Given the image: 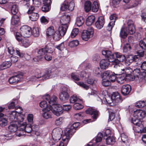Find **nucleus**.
I'll use <instances>...</instances> for the list:
<instances>
[{"mask_svg": "<svg viewBox=\"0 0 146 146\" xmlns=\"http://www.w3.org/2000/svg\"><path fill=\"white\" fill-rule=\"evenodd\" d=\"M102 55L108 58V60H111L110 61L114 65V67L117 66L120 62H123L125 59L124 55L117 52L113 54L110 50H104L102 51Z\"/></svg>", "mask_w": 146, "mask_h": 146, "instance_id": "obj_1", "label": "nucleus"}, {"mask_svg": "<svg viewBox=\"0 0 146 146\" xmlns=\"http://www.w3.org/2000/svg\"><path fill=\"white\" fill-rule=\"evenodd\" d=\"M146 116V113L145 111L137 110L134 112L133 117L131 119V122L139 128L141 130L143 128V122L139 119H143Z\"/></svg>", "mask_w": 146, "mask_h": 146, "instance_id": "obj_2", "label": "nucleus"}, {"mask_svg": "<svg viewBox=\"0 0 146 146\" xmlns=\"http://www.w3.org/2000/svg\"><path fill=\"white\" fill-rule=\"evenodd\" d=\"M127 27L122 28L120 31V36L122 38H125L129 33L132 35L135 33V28L133 22L131 20H129L127 22Z\"/></svg>", "mask_w": 146, "mask_h": 146, "instance_id": "obj_3", "label": "nucleus"}, {"mask_svg": "<svg viewBox=\"0 0 146 146\" xmlns=\"http://www.w3.org/2000/svg\"><path fill=\"white\" fill-rule=\"evenodd\" d=\"M32 34V31L31 28L27 25L23 26L20 28V33H17L16 38L18 41L21 40V37H29Z\"/></svg>", "mask_w": 146, "mask_h": 146, "instance_id": "obj_4", "label": "nucleus"}, {"mask_svg": "<svg viewBox=\"0 0 146 146\" xmlns=\"http://www.w3.org/2000/svg\"><path fill=\"white\" fill-rule=\"evenodd\" d=\"M107 99H109L110 100H109L106 98L104 99V100H105L106 101V102L109 104H110L112 102L115 103L116 105H117L122 101L121 97L117 92L113 93L111 97H108Z\"/></svg>", "mask_w": 146, "mask_h": 146, "instance_id": "obj_5", "label": "nucleus"}, {"mask_svg": "<svg viewBox=\"0 0 146 146\" xmlns=\"http://www.w3.org/2000/svg\"><path fill=\"white\" fill-rule=\"evenodd\" d=\"M56 103L54 102L53 104L52 105L50 110L54 115L59 116L63 113V108L61 105L56 104Z\"/></svg>", "mask_w": 146, "mask_h": 146, "instance_id": "obj_6", "label": "nucleus"}, {"mask_svg": "<svg viewBox=\"0 0 146 146\" xmlns=\"http://www.w3.org/2000/svg\"><path fill=\"white\" fill-rule=\"evenodd\" d=\"M132 74L135 80L141 82L144 80L145 76H146V72L144 71L140 73V70L136 68L133 71Z\"/></svg>", "mask_w": 146, "mask_h": 146, "instance_id": "obj_7", "label": "nucleus"}, {"mask_svg": "<svg viewBox=\"0 0 146 146\" xmlns=\"http://www.w3.org/2000/svg\"><path fill=\"white\" fill-rule=\"evenodd\" d=\"M75 132V130L71 126L70 127H67L64 130L65 135L62 137V140L65 141V143H68L70 137Z\"/></svg>", "mask_w": 146, "mask_h": 146, "instance_id": "obj_8", "label": "nucleus"}, {"mask_svg": "<svg viewBox=\"0 0 146 146\" xmlns=\"http://www.w3.org/2000/svg\"><path fill=\"white\" fill-rule=\"evenodd\" d=\"M62 132L63 131L60 128L58 127L53 129L52 133L53 140L55 141H57L60 140L61 138Z\"/></svg>", "mask_w": 146, "mask_h": 146, "instance_id": "obj_9", "label": "nucleus"}, {"mask_svg": "<svg viewBox=\"0 0 146 146\" xmlns=\"http://www.w3.org/2000/svg\"><path fill=\"white\" fill-rule=\"evenodd\" d=\"M94 33L93 28L91 27H89L87 30H84L82 32L81 35L82 38L85 41H87L92 37Z\"/></svg>", "mask_w": 146, "mask_h": 146, "instance_id": "obj_10", "label": "nucleus"}, {"mask_svg": "<svg viewBox=\"0 0 146 146\" xmlns=\"http://www.w3.org/2000/svg\"><path fill=\"white\" fill-rule=\"evenodd\" d=\"M52 72L50 71H47L46 72L44 75L40 73L38 74H36L34 76H33L31 80L32 81H35L37 79H39L42 77V79L43 80L48 79L51 76Z\"/></svg>", "mask_w": 146, "mask_h": 146, "instance_id": "obj_11", "label": "nucleus"}, {"mask_svg": "<svg viewBox=\"0 0 146 146\" xmlns=\"http://www.w3.org/2000/svg\"><path fill=\"white\" fill-rule=\"evenodd\" d=\"M119 67L118 69L119 71L120 72L121 74H123V75L117 77V81L118 83L120 84H122L126 80V77L125 76L124 74H123L124 73H126L128 70L126 69H121V68L119 65H117Z\"/></svg>", "mask_w": 146, "mask_h": 146, "instance_id": "obj_12", "label": "nucleus"}, {"mask_svg": "<svg viewBox=\"0 0 146 146\" xmlns=\"http://www.w3.org/2000/svg\"><path fill=\"white\" fill-rule=\"evenodd\" d=\"M53 52V49L51 47L46 46L44 48L39 49L38 53L39 55L43 56L46 53H50Z\"/></svg>", "mask_w": 146, "mask_h": 146, "instance_id": "obj_13", "label": "nucleus"}, {"mask_svg": "<svg viewBox=\"0 0 146 146\" xmlns=\"http://www.w3.org/2000/svg\"><path fill=\"white\" fill-rule=\"evenodd\" d=\"M22 77V75L21 74H17L14 75L9 79V82L11 84H15L20 81Z\"/></svg>", "mask_w": 146, "mask_h": 146, "instance_id": "obj_14", "label": "nucleus"}, {"mask_svg": "<svg viewBox=\"0 0 146 146\" xmlns=\"http://www.w3.org/2000/svg\"><path fill=\"white\" fill-rule=\"evenodd\" d=\"M110 19L111 21L109 23L107 27V30L108 31L111 30L115 25L116 20L117 19L116 15L115 14H112L110 17Z\"/></svg>", "mask_w": 146, "mask_h": 146, "instance_id": "obj_15", "label": "nucleus"}, {"mask_svg": "<svg viewBox=\"0 0 146 146\" xmlns=\"http://www.w3.org/2000/svg\"><path fill=\"white\" fill-rule=\"evenodd\" d=\"M70 19V16L68 15H64L61 16L60 20L61 25L68 27Z\"/></svg>", "mask_w": 146, "mask_h": 146, "instance_id": "obj_16", "label": "nucleus"}, {"mask_svg": "<svg viewBox=\"0 0 146 146\" xmlns=\"http://www.w3.org/2000/svg\"><path fill=\"white\" fill-rule=\"evenodd\" d=\"M86 112L87 114H90L92 115V117L94 119L92 121H94L98 116V111L92 108H89L86 110Z\"/></svg>", "mask_w": 146, "mask_h": 146, "instance_id": "obj_17", "label": "nucleus"}, {"mask_svg": "<svg viewBox=\"0 0 146 146\" xmlns=\"http://www.w3.org/2000/svg\"><path fill=\"white\" fill-rule=\"evenodd\" d=\"M131 90V87L128 84L124 85L122 86L121 89L122 94L125 96L128 95Z\"/></svg>", "mask_w": 146, "mask_h": 146, "instance_id": "obj_18", "label": "nucleus"}, {"mask_svg": "<svg viewBox=\"0 0 146 146\" xmlns=\"http://www.w3.org/2000/svg\"><path fill=\"white\" fill-rule=\"evenodd\" d=\"M67 92L68 90L66 88L63 89L59 95V98L61 100L65 101L68 99L69 95Z\"/></svg>", "mask_w": 146, "mask_h": 146, "instance_id": "obj_19", "label": "nucleus"}, {"mask_svg": "<svg viewBox=\"0 0 146 146\" xmlns=\"http://www.w3.org/2000/svg\"><path fill=\"white\" fill-rule=\"evenodd\" d=\"M43 98L48 101L50 104H53V103L56 102L57 101V98L55 96H53L50 98L49 95L46 94L43 96Z\"/></svg>", "mask_w": 146, "mask_h": 146, "instance_id": "obj_20", "label": "nucleus"}, {"mask_svg": "<svg viewBox=\"0 0 146 146\" xmlns=\"http://www.w3.org/2000/svg\"><path fill=\"white\" fill-rule=\"evenodd\" d=\"M105 23V20L103 17H100L95 23L96 27L98 29H102L104 26Z\"/></svg>", "mask_w": 146, "mask_h": 146, "instance_id": "obj_21", "label": "nucleus"}, {"mask_svg": "<svg viewBox=\"0 0 146 146\" xmlns=\"http://www.w3.org/2000/svg\"><path fill=\"white\" fill-rule=\"evenodd\" d=\"M108 59H103L100 62V66L102 69H105L108 67L110 65V62H111Z\"/></svg>", "mask_w": 146, "mask_h": 146, "instance_id": "obj_22", "label": "nucleus"}, {"mask_svg": "<svg viewBox=\"0 0 146 146\" xmlns=\"http://www.w3.org/2000/svg\"><path fill=\"white\" fill-rule=\"evenodd\" d=\"M19 129L20 131H25L28 133L31 132L32 130V126L31 124H28L25 126L24 125H21Z\"/></svg>", "mask_w": 146, "mask_h": 146, "instance_id": "obj_23", "label": "nucleus"}, {"mask_svg": "<svg viewBox=\"0 0 146 146\" xmlns=\"http://www.w3.org/2000/svg\"><path fill=\"white\" fill-rule=\"evenodd\" d=\"M39 105L41 108H43V111L50 110H51L52 105L50 104V106H48L47 102L46 101H41Z\"/></svg>", "mask_w": 146, "mask_h": 146, "instance_id": "obj_24", "label": "nucleus"}, {"mask_svg": "<svg viewBox=\"0 0 146 146\" xmlns=\"http://www.w3.org/2000/svg\"><path fill=\"white\" fill-rule=\"evenodd\" d=\"M3 114L0 113V126L2 127H3L7 125L8 122L7 119L3 117Z\"/></svg>", "mask_w": 146, "mask_h": 146, "instance_id": "obj_25", "label": "nucleus"}, {"mask_svg": "<svg viewBox=\"0 0 146 146\" xmlns=\"http://www.w3.org/2000/svg\"><path fill=\"white\" fill-rule=\"evenodd\" d=\"M68 27L60 25L59 27L58 31L62 36H64L66 34Z\"/></svg>", "mask_w": 146, "mask_h": 146, "instance_id": "obj_26", "label": "nucleus"}, {"mask_svg": "<svg viewBox=\"0 0 146 146\" xmlns=\"http://www.w3.org/2000/svg\"><path fill=\"white\" fill-rule=\"evenodd\" d=\"M95 19V16L93 15H90L87 18L86 20V24L87 26L91 25L94 22Z\"/></svg>", "mask_w": 146, "mask_h": 146, "instance_id": "obj_27", "label": "nucleus"}, {"mask_svg": "<svg viewBox=\"0 0 146 146\" xmlns=\"http://www.w3.org/2000/svg\"><path fill=\"white\" fill-rule=\"evenodd\" d=\"M17 117L16 112L15 111H13L9 113V120L13 122L16 121Z\"/></svg>", "mask_w": 146, "mask_h": 146, "instance_id": "obj_28", "label": "nucleus"}, {"mask_svg": "<svg viewBox=\"0 0 146 146\" xmlns=\"http://www.w3.org/2000/svg\"><path fill=\"white\" fill-rule=\"evenodd\" d=\"M11 65V63L9 61L4 62L0 65V69L3 70L9 67Z\"/></svg>", "mask_w": 146, "mask_h": 146, "instance_id": "obj_29", "label": "nucleus"}, {"mask_svg": "<svg viewBox=\"0 0 146 146\" xmlns=\"http://www.w3.org/2000/svg\"><path fill=\"white\" fill-rule=\"evenodd\" d=\"M106 142L107 144L112 145L115 142V139L113 136H109L106 139Z\"/></svg>", "mask_w": 146, "mask_h": 146, "instance_id": "obj_30", "label": "nucleus"}, {"mask_svg": "<svg viewBox=\"0 0 146 146\" xmlns=\"http://www.w3.org/2000/svg\"><path fill=\"white\" fill-rule=\"evenodd\" d=\"M20 22L19 17L17 15H14L12 18L11 23L13 25H17Z\"/></svg>", "mask_w": 146, "mask_h": 146, "instance_id": "obj_31", "label": "nucleus"}, {"mask_svg": "<svg viewBox=\"0 0 146 146\" xmlns=\"http://www.w3.org/2000/svg\"><path fill=\"white\" fill-rule=\"evenodd\" d=\"M135 106L138 108L146 107V101H139L136 102Z\"/></svg>", "mask_w": 146, "mask_h": 146, "instance_id": "obj_32", "label": "nucleus"}, {"mask_svg": "<svg viewBox=\"0 0 146 146\" xmlns=\"http://www.w3.org/2000/svg\"><path fill=\"white\" fill-rule=\"evenodd\" d=\"M9 130L11 132H14L17 129V124H15L11 122L8 127Z\"/></svg>", "mask_w": 146, "mask_h": 146, "instance_id": "obj_33", "label": "nucleus"}, {"mask_svg": "<svg viewBox=\"0 0 146 146\" xmlns=\"http://www.w3.org/2000/svg\"><path fill=\"white\" fill-rule=\"evenodd\" d=\"M92 4L91 2L89 1H86L84 4V9L87 12L89 11L91 9Z\"/></svg>", "mask_w": 146, "mask_h": 146, "instance_id": "obj_34", "label": "nucleus"}, {"mask_svg": "<svg viewBox=\"0 0 146 146\" xmlns=\"http://www.w3.org/2000/svg\"><path fill=\"white\" fill-rule=\"evenodd\" d=\"M39 16V14L37 13H33L29 16V18L31 21H35L38 19Z\"/></svg>", "mask_w": 146, "mask_h": 146, "instance_id": "obj_35", "label": "nucleus"}, {"mask_svg": "<svg viewBox=\"0 0 146 146\" xmlns=\"http://www.w3.org/2000/svg\"><path fill=\"white\" fill-rule=\"evenodd\" d=\"M125 60V64L126 66L129 65L133 61V58L132 55H130L127 57L123 61Z\"/></svg>", "mask_w": 146, "mask_h": 146, "instance_id": "obj_36", "label": "nucleus"}, {"mask_svg": "<svg viewBox=\"0 0 146 146\" xmlns=\"http://www.w3.org/2000/svg\"><path fill=\"white\" fill-rule=\"evenodd\" d=\"M84 21L82 17H78L77 18L76 24L78 27L82 26L84 23Z\"/></svg>", "mask_w": 146, "mask_h": 146, "instance_id": "obj_37", "label": "nucleus"}, {"mask_svg": "<svg viewBox=\"0 0 146 146\" xmlns=\"http://www.w3.org/2000/svg\"><path fill=\"white\" fill-rule=\"evenodd\" d=\"M54 33V30L53 27H49L47 29L46 32V35L48 36H50L53 35Z\"/></svg>", "mask_w": 146, "mask_h": 146, "instance_id": "obj_38", "label": "nucleus"}, {"mask_svg": "<svg viewBox=\"0 0 146 146\" xmlns=\"http://www.w3.org/2000/svg\"><path fill=\"white\" fill-rule=\"evenodd\" d=\"M32 34L35 37L38 36L40 34L39 31L38 27H35L33 28Z\"/></svg>", "mask_w": 146, "mask_h": 146, "instance_id": "obj_39", "label": "nucleus"}, {"mask_svg": "<svg viewBox=\"0 0 146 146\" xmlns=\"http://www.w3.org/2000/svg\"><path fill=\"white\" fill-rule=\"evenodd\" d=\"M99 9L98 5L97 2L94 1L92 4V10L94 12H97Z\"/></svg>", "mask_w": 146, "mask_h": 146, "instance_id": "obj_40", "label": "nucleus"}, {"mask_svg": "<svg viewBox=\"0 0 146 146\" xmlns=\"http://www.w3.org/2000/svg\"><path fill=\"white\" fill-rule=\"evenodd\" d=\"M50 110H43L44 113H43L42 116L44 118L47 119L51 118V113L50 112Z\"/></svg>", "mask_w": 146, "mask_h": 146, "instance_id": "obj_41", "label": "nucleus"}, {"mask_svg": "<svg viewBox=\"0 0 146 146\" xmlns=\"http://www.w3.org/2000/svg\"><path fill=\"white\" fill-rule=\"evenodd\" d=\"M71 78L73 80L76 81L79 80V74L76 72H73L71 74Z\"/></svg>", "mask_w": 146, "mask_h": 146, "instance_id": "obj_42", "label": "nucleus"}, {"mask_svg": "<svg viewBox=\"0 0 146 146\" xmlns=\"http://www.w3.org/2000/svg\"><path fill=\"white\" fill-rule=\"evenodd\" d=\"M52 35L53 39L55 40H59L61 38V37L63 36L58 31H56Z\"/></svg>", "mask_w": 146, "mask_h": 146, "instance_id": "obj_43", "label": "nucleus"}, {"mask_svg": "<svg viewBox=\"0 0 146 146\" xmlns=\"http://www.w3.org/2000/svg\"><path fill=\"white\" fill-rule=\"evenodd\" d=\"M18 11V6L15 5H13L11 9V12L14 15H15Z\"/></svg>", "mask_w": 146, "mask_h": 146, "instance_id": "obj_44", "label": "nucleus"}, {"mask_svg": "<svg viewBox=\"0 0 146 146\" xmlns=\"http://www.w3.org/2000/svg\"><path fill=\"white\" fill-rule=\"evenodd\" d=\"M139 44L142 49H146V38H144L142 40H140L139 42Z\"/></svg>", "mask_w": 146, "mask_h": 146, "instance_id": "obj_45", "label": "nucleus"}, {"mask_svg": "<svg viewBox=\"0 0 146 146\" xmlns=\"http://www.w3.org/2000/svg\"><path fill=\"white\" fill-rule=\"evenodd\" d=\"M21 41L23 46L25 47H27L29 46L31 44L29 41L27 39H21Z\"/></svg>", "mask_w": 146, "mask_h": 146, "instance_id": "obj_46", "label": "nucleus"}, {"mask_svg": "<svg viewBox=\"0 0 146 146\" xmlns=\"http://www.w3.org/2000/svg\"><path fill=\"white\" fill-rule=\"evenodd\" d=\"M64 118L63 117H60L57 118L55 120V124L57 126L61 125L63 122Z\"/></svg>", "mask_w": 146, "mask_h": 146, "instance_id": "obj_47", "label": "nucleus"}, {"mask_svg": "<svg viewBox=\"0 0 146 146\" xmlns=\"http://www.w3.org/2000/svg\"><path fill=\"white\" fill-rule=\"evenodd\" d=\"M79 33V30L78 28H74L71 32L70 36L72 38H74Z\"/></svg>", "mask_w": 146, "mask_h": 146, "instance_id": "obj_48", "label": "nucleus"}, {"mask_svg": "<svg viewBox=\"0 0 146 146\" xmlns=\"http://www.w3.org/2000/svg\"><path fill=\"white\" fill-rule=\"evenodd\" d=\"M73 107L74 109L76 110H80L83 108L82 105L77 102L74 103Z\"/></svg>", "mask_w": 146, "mask_h": 146, "instance_id": "obj_49", "label": "nucleus"}, {"mask_svg": "<svg viewBox=\"0 0 146 146\" xmlns=\"http://www.w3.org/2000/svg\"><path fill=\"white\" fill-rule=\"evenodd\" d=\"M70 103H74L78 102L80 100L76 96L73 95L70 97Z\"/></svg>", "mask_w": 146, "mask_h": 146, "instance_id": "obj_50", "label": "nucleus"}, {"mask_svg": "<svg viewBox=\"0 0 146 146\" xmlns=\"http://www.w3.org/2000/svg\"><path fill=\"white\" fill-rule=\"evenodd\" d=\"M79 43V41L78 40H74L69 42V45L70 47H73L77 46Z\"/></svg>", "mask_w": 146, "mask_h": 146, "instance_id": "obj_51", "label": "nucleus"}, {"mask_svg": "<svg viewBox=\"0 0 146 146\" xmlns=\"http://www.w3.org/2000/svg\"><path fill=\"white\" fill-rule=\"evenodd\" d=\"M68 3L65 2L61 5L60 9L62 11H66L68 9Z\"/></svg>", "mask_w": 146, "mask_h": 146, "instance_id": "obj_52", "label": "nucleus"}, {"mask_svg": "<svg viewBox=\"0 0 146 146\" xmlns=\"http://www.w3.org/2000/svg\"><path fill=\"white\" fill-rule=\"evenodd\" d=\"M74 1L72 0L70 3H68V10L69 11H72L74 9Z\"/></svg>", "mask_w": 146, "mask_h": 146, "instance_id": "obj_53", "label": "nucleus"}, {"mask_svg": "<svg viewBox=\"0 0 146 146\" xmlns=\"http://www.w3.org/2000/svg\"><path fill=\"white\" fill-rule=\"evenodd\" d=\"M120 74H115L114 73L112 72V74L110 76L109 78L111 82H114L116 78V75H120Z\"/></svg>", "mask_w": 146, "mask_h": 146, "instance_id": "obj_54", "label": "nucleus"}, {"mask_svg": "<svg viewBox=\"0 0 146 146\" xmlns=\"http://www.w3.org/2000/svg\"><path fill=\"white\" fill-rule=\"evenodd\" d=\"M51 8V6L43 5L42 8V11L44 12H46L48 11Z\"/></svg>", "mask_w": 146, "mask_h": 146, "instance_id": "obj_55", "label": "nucleus"}, {"mask_svg": "<svg viewBox=\"0 0 146 146\" xmlns=\"http://www.w3.org/2000/svg\"><path fill=\"white\" fill-rule=\"evenodd\" d=\"M103 137V135L101 133H98L95 140L96 142L98 143L101 141L102 140Z\"/></svg>", "mask_w": 146, "mask_h": 146, "instance_id": "obj_56", "label": "nucleus"}, {"mask_svg": "<svg viewBox=\"0 0 146 146\" xmlns=\"http://www.w3.org/2000/svg\"><path fill=\"white\" fill-rule=\"evenodd\" d=\"M102 84L104 86H108L110 85V82L108 80L104 79L102 80Z\"/></svg>", "mask_w": 146, "mask_h": 146, "instance_id": "obj_57", "label": "nucleus"}, {"mask_svg": "<svg viewBox=\"0 0 146 146\" xmlns=\"http://www.w3.org/2000/svg\"><path fill=\"white\" fill-rule=\"evenodd\" d=\"M27 119L28 122L31 124L33 123V115L32 114H29L27 117Z\"/></svg>", "mask_w": 146, "mask_h": 146, "instance_id": "obj_58", "label": "nucleus"}, {"mask_svg": "<svg viewBox=\"0 0 146 146\" xmlns=\"http://www.w3.org/2000/svg\"><path fill=\"white\" fill-rule=\"evenodd\" d=\"M24 119V118L23 117L22 115H19V116H17L16 117V121L15 122L16 123L17 122L19 123V122H22Z\"/></svg>", "mask_w": 146, "mask_h": 146, "instance_id": "obj_59", "label": "nucleus"}, {"mask_svg": "<svg viewBox=\"0 0 146 146\" xmlns=\"http://www.w3.org/2000/svg\"><path fill=\"white\" fill-rule=\"evenodd\" d=\"M121 140L124 143L127 140V136L124 133H122L120 135Z\"/></svg>", "mask_w": 146, "mask_h": 146, "instance_id": "obj_60", "label": "nucleus"}, {"mask_svg": "<svg viewBox=\"0 0 146 146\" xmlns=\"http://www.w3.org/2000/svg\"><path fill=\"white\" fill-rule=\"evenodd\" d=\"M124 74L125 76L126 77V80H133L135 79L133 76L130 74Z\"/></svg>", "mask_w": 146, "mask_h": 146, "instance_id": "obj_61", "label": "nucleus"}, {"mask_svg": "<svg viewBox=\"0 0 146 146\" xmlns=\"http://www.w3.org/2000/svg\"><path fill=\"white\" fill-rule=\"evenodd\" d=\"M95 80L92 78H89L87 80V82L88 84L93 85L94 87H96Z\"/></svg>", "mask_w": 146, "mask_h": 146, "instance_id": "obj_62", "label": "nucleus"}, {"mask_svg": "<svg viewBox=\"0 0 146 146\" xmlns=\"http://www.w3.org/2000/svg\"><path fill=\"white\" fill-rule=\"evenodd\" d=\"M55 47L60 50H62L65 48L64 43L62 42L58 45L56 46Z\"/></svg>", "mask_w": 146, "mask_h": 146, "instance_id": "obj_63", "label": "nucleus"}, {"mask_svg": "<svg viewBox=\"0 0 146 146\" xmlns=\"http://www.w3.org/2000/svg\"><path fill=\"white\" fill-rule=\"evenodd\" d=\"M12 63H15L17 62L18 60V58L17 56L13 55L10 58Z\"/></svg>", "mask_w": 146, "mask_h": 146, "instance_id": "obj_64", "label": "nucleus"}]
</instances>
